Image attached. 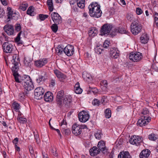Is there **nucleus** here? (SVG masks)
Listing matches in <instances>:
<instances>
[{
	"label": "nucleus",
	"instance_id": "f257e3e1",
	"mask_svg": "<svg viewBox=\"0 0 158 158\" xmlns=\"http://www.w3.org/2000/svg\"><path fill=\"white\" fill-rule=\"evenodd\" d=\"M89 13L92 17L98 18L102 15V11L100 9V6L97 3L92 2L88 7Z\"/></svg>",
	"mask_w": 158,
	"mask_h": 158
},
{
	"label": "nucleus",
	"instance_id": "f03ea898",
	"mask_svg": "<svg viewBox=\"0 0 158 158\" xmlns=\"http://www.w3.org/2000/svg\"><path fill=\"white\" fill-rule=\"evenodd\" d=\"M141 118L139 119L137 123V125L140 127L145 126L150 121L151 118L149 116V112L148 110L145 108L142 113Z\"/></svg>",
	"mask_w": 158,
	"mask_h": 158
},
{
	"label": "nucleus",
	"instance_id": "7ed1b4c3",
	"mask_svg": "<svg viewBox=\"0 0 158 158\" xmlns=\"http://www.w3.org/2000/svg\"><path fill=\"white\" fill-rule=\"evenodd\" d=\"M19 81L17 82L21 83L27 90L29 91L33 89V85L29 76L24 75L22 77V79H19Z\"/></svg>",
	"mask_w": 158,
	"mask_h": 158
},
{
	"label": "nucleus",
	"instance_id": "20e7f679",
	"mask_svg": "<svg viewBox=\"0 0 158 158\" xmlns=\"http://www.w3.org/2000/svg\"><path fill=\"white\" fill-rule=\"evenodd\" d=\"M129 59L134 62H137L140 61L143 58L142 54L139 52H131L129 54Z\"/></svg>",
	"mask_w": 158,
	"mask_h": 158
},
{
	"label": "nucleus",
	"instance_id": "39448f33",
	"mask_svg": "<svg viewBox=\"0 0 158 158\" xmlns=\"http://www.w3.org/2000/svg\"><path fill=\"white\" fill-rule=\"evenodd\" d=\"M131 31L132 33L135 35L140 32L142 27L140 24L134 22L131 23Z\"/></svg>",
	"mask_w": 158,
	"mask_h": 158
},
{
	"label": "nucleus",
	"instance_id": "423d86ee",
	"mask_svg": "<svg viewBox=\"0 0 158 158\" xmlns=\"http://www.w3.org/2000/svg\"><path fill=\"white\" fill-rule=\"evenodd\" d=\"M44 92L45 90L42 87H39L37 88L34 91V95L35 98L36 99L38 100L42 99Z\"/></svg>",
	"mask_w": 158,
	"mask_h": 158
},
{
	"label": "nucleus",
	"instance_id": "0eeeda50",
	"mask_svg": "<svg viewBox=\"0 0 158 158\" xmlns=\"http://www.w3.org/2000/svg\"><path fill=\"white\" fill-rule=\"evenodd\" d=\"M112 28V25L110 24H104L102 26L100 30L101 35H103L108 34L110 32Z\"/></svg>",
	"mask_w": 158,
	"mask_h": 158
},
{
	"label": "nucleus",
	"instance_id": "6e6552de",
	"mask_svg": "<svg viewBox=\"0 0 158 158\" xmlns=\"http://www.w3.org/2000/svg\"><path fill=\"white\" fill-rule=\"evenodd\" d=\"M88 113L84 111L80 112L78 114V118L79 121L82 123H85L87 121L89 118Z\"/></svg>",
	"mask_w": 158,
	"mask_h": 158
},
{
	"label": "nucleus",
	"instance_id": "1a4fd4ad",
	"mask_svg": "<svg viewBox=\"0 0 158 158\" xmlns=\"http://www.w3.org/2000/svg\"><path fill=\"white\" fill-rule=\"evenodd\" d=\"M142 141V138L139 136L133 135L130 139L129 142L132 144L139 145Z\"/></svg>",
	"mask_w": 158,
	"mask_h": 158
},
{
	"label": "nucleus",
	"instance_id": "9d476101",
	"mask_svg": "<svg viewBox=\"0 0 158 158\" xmlns=\"http://www.w3.org/2000/svg\"><path fill=\"white\" fill-rule=\"evenodd\" d=\"M72 131L73 133L76 136L80 135L82 132L81 126L77 123H74L73 125Z\"/></svg>",
	"mask_w": 158,
	"mask_h": 158
},
{
	"label": "nucleus",
	"instance_id": "9b49d317",
	"mask_svg": "<svg viewBox=\"0 0 158 158\" xmlns=\"http://www.w3.org/2000/svg\"><path fill=\"white\" fill-rule=\"evenodd\" d=\"M74 48L73 46L68 44L64 49V52L68 56H71L74 52Z\"/></svg>",
	"mask_w": 158,
	"mask_h": 158
},
{
	"label": "nucleus",
	"instance_id": "f8f14e48",
	"mask_svg": "<svg viewBox=\"0 0 158 158\" xmlns=\"http://www.w3.org/2000/svg\"><path fill=\"white\" fill-rule=\"evenodd\" d=\"M2 47L3 52L6 53H11L13 49V46L12 44L7 42L4 43Z\"/></svg>",
	"mask_w": 158,
	"mask_h": 158
},
{
	"label": "nucleus",
	"instance_id": "ddd939ff",
	"mask_svg": "<svg viewBox=\"0 0 158 158\" xmlns=\"http://www.w3.org/2000/svg\"><path fill=\"white\" fill-rule=\"evenodd\" d=\"M51 18L53 22L56 24H59L62 22L61 18L57 13L53 12L51 14Z\"/></svg>",
	"mask_w": 158,
	"mask_h": 158
},
{
	"label": "nucleus",
	"instance_id": "4468645a",
	"mask_svg": "<svg viewBox=\"0 0 158 158\" xmlns=\"http://www.w3.org/2000/svg\"><path fill=\"white\" fill-rule=\"evenodd\" d=\"M47 62V59L43 58L35 61V64L37 67L40 68L46 64Z\"/></svg>",
	"mask_w": 158,
	"mask_h": 158
},
{
	"label": "nucleus",
	"instance_id": "2eb2a0df",
	"mask_svg": "<svg viewBox=\"0 0 158 158\" xmlns=\"http://www.w3.org/2000/svg\"><path fill=\"white\" fill-rule=\"evenodd\" d=\"M18 69L19 68L18 65H14V67H12V71L13 73V75L16 82H19V77H20L17 72Z\"/></svg>",
	"mask_w": 158,
	"mask_h": 158
},
{
	"label": "nucleus",
	"instance_id": "dca6fc26",
	"mask_svg": "<svg viewBox=\"0 0 158 158\" xmlns=\"http://www.w3.org/2000/svg\"><path fill=\"white\" fill-rule=\"evenodd\" d=\"M64 92L63 91L58 92L56 95V101L58 105L59 106L61 105V101L64 98L63 97Z\"/></svg>",
	"mask_w": 158,
	"mask_h": 158
},
{
	"label": "nucleus",
	"instance_id": "f3484780",
	"mask_svg": "<svg viewBox=\"0 0 158 158\" xmlns=\"http://www.w3.org/2000/svg\"><path fill=\"white\" fill-rule=\"evenodd\" d=\"M3 29L8 35H12L14 33V29L11 25H5L3 27Z\"/></svg>",
	"mask_w": 158,
	"mask_h": 158
},
{
	"label": "nucleus",
	"instance_id": "a211bd4d",
	"mask_svg": "<svg viewBox=\"0 0 158 158\" xmlns=\"http://www.w3.org/2000/svg\"><path fill=\"white\" fill-rule=\"evenodd\" d=\"M71 98L68 96H65L61 101V105H65L67 106H70V103L71 102Z\"/></svg>",
	"mask_w": 158,
	"mask_h": 158
},
{
	"label": "nucleus",
	"instance_id": "6ab92c4d",
	"mask_svg": "<svg viewBox=\"0 0 158 158\" xmlns=\"http://www.w3.org/2000/svg\"><path fill=\"white\" fill-rule=\"evenodd\" d=\"M150 151L148 149L143 150L139 155L140 158H148L150 155Z\"/></svg>",
	"mask_w": 158,
	"mask_h": 158
},
{
	"label": "nucleus",
	"instance_id": "aec40b11",
	"mask_svg": "<svg viewBox=\"0 0 158 158\" xmlns=\"http://www.w3.org/2000/svg\"><path fill=\"white\" fill-rule=\"evenodd\" d=\"M54 73L60 81H63L66 78V76L63 73L57 70H56L54 71Z\"/></svg>",
	"mask_w": 158,
	"mask_h": 158
},
{
	"label": "nucleus",
	"instance_id": "412c9836",
	"mask_svg": "<svg viewBox=\"0 0 158 158\" xmlns=\"http://www.w3.org/2000/svg\"><path fill=\"white\" fill-rule=\"evenodd\" d=\"M44 99L47 102L52 101L53 99L52 94L50 92H47L44 95Z\"/></svg>",
	"mask_w": 158,
	"mask_h": 158
},
{
	"label": "nucleus",
	"instance_id": "4be33fe9",
	"mask_svg": "<svg viewBox=\"0 0 158 158\" xmlns=\"http://www.w3.org/2000/svg\"><path fill=\"white\" fill-rule=\"evenodd\" d=\"M118 158H131L129 152L127 151L120 152L118 155Z\"/></svg>",
	"mask_w": 158,
	"mask_h": 158
},
{
	"label": "nucleus",
	"instance_id": "5701e85b",
	"mask_svg": "<svg viewBox=\"0 0 158 158\" xmlns=\"http://www.w3.org/2000/svg\"><path fill=\"white\" fill-rule=\"evenodd\" d=\"M12 64H13L15 66L18 65L20 63L19 57L18 55L15 54L13 56V59L11 60Z\"/></svg>",
	"mask_w": 158,
	"mask_h": 158
},
{
	"label": "nucleus",
	"instance_id": "b1692460",
	"mask_svg": "<svg viewBox=\"0 0 158 158\" xmlns=\"http://www.w3.org/2000/svg\"><path fill=\"white\" fill-rule=\"evenodd\" d=\"M100 152V151L96 147H93V148L89 150V152L91 156H94Z\"/></svg>",
	"mask_w": 158,
	"mask_h": 158
},
{
	"label": "nucleus",
	"instance_id": "393cba45",
	"mask_svg": "<svg viewBox=\"0 0 158 158\" xmlns=\"http://www.w3.org/2000/svg\"><path fill=\"white\" fill-rule=\"evenodd\" d=\"M110 55L112 58L116 59L118 58L119 56V52L113 49V50L111 51Z\"/></svg>",
	"mask_w": 158,
	"mask_h": 158
},
{
	"label": "nucleus",
	"instance_id": "a878e982",
	"mask_svg": "<svg viewBox=\"0 0 158 158\" xmlns=\"http://www.w3.org/2000/svg\"><path fill=\"white\" fill-rule=\"evenodd\" d=\"M141 42L143 44L147 43L149 40V38L146 34H143L140 38Z\"/></svg>",
	"mask_w": 158,
	"mask_h": 158
},
{
	"label": "nucleus",
	"instance_id": "bb28decb",
	"mask_svg": "<svg viewBox=\"0 0 158 158\" xmlns=\"http://www.w3.org/2000/svg\"><path fill=\"white\" fill-rule=\"evenodd\" d=\"M22 35V36H23V32L21 31L18 34L17 36L15 38V41L16 42L18 43V44H23V42L20 40L22 38V37H21V35Z\"/></svg>",
	"mask_w": 158,
	"mask_h": 158
},
{
	"label": "nucleus",
	"instance_id": "cd10ccee",
	"mask_svg": "<svg viewBox=\"0 0 158 158\" xmlns=\"http://www.w3.org/2000/svg\"><path fill=\"white\" fill-rule=\"evenodd\" d=\"M82 77L86 81L91 80L92 78L90 74L86 72H84L82 74Z\"/></svg>",
	"mask_w": 158,
	"mask_h": 158
},
{
	"label": "nucleus",
	"instance_id": "c85d7f7f",
	"mask_svg": "<svg viewBox=\"0 0 158 158\" xmlns=\"http://www.w3.org/2000/svg\"><path fill=\"white\" fill-rule=\"evenodd\" d=\"M98 149L100 151L102 149H103L106 147L105 142L102 140L100 141L97 145Z\"/></svg>",
	"mask_w": 158,
	"mask_h": 158
},
{
	"label": "nucleus",
	"instance_id": "c756f323",
	"mask_svg": "<svg viewBox=\"0 0 158 158\" xmlns=\"http://www.w3.org/2000/svg\"><path fill=\"white\" fill-rule=\"evenodd\" d=\"M27 14L31 16H33L35 15V13L34 11V7L31 6L29 7L27 11Z\"/></svg>",
	"mask_w": 158,
	"mask_h": 158
},
{
	"label": "nucleus",
	"instance_id": "7c9ffc66",
	"mask_svg": "<svg viewBox=\"0 0 158 158\" xmlns=\"http://www.w3.org/2000/svg\"><path fill=\"white\" fill-rule=\"evenodd\" d=\"M85 0H77V4L78 7L82 9L85 6Z\"/></svg>",
	"mask_w": 158,
	"mask_h": 158
},
{
	"label": "nucleus",
	"instance_id": "2f4dec72",
	"mask_svg": "<svg viewBox=\"0 0 158 158\" xmlns=\"http://www.w3.org/2000/svg\"><path fill=\"white\" fill-rule=\"evenodd\" d=\"M95 51L98 54H100L103 50V47L102 46H97L95 48Z\"/></svg>",
	"mask_w": 158,
	"mask_h": 158
},
{
	"label": "nucleus",
	"instance_id": "473e14b6",
	"mask_svg": "<svg viewBox=\"0 0 158 158\" xmlns=\"http://www.w3.org/2000/svg\"><path fill=\"white\" fill-rule=\"evenodd\" d=\"M31 59H29L28 57H25L24 58V64L26 67H30L31 65Z\"/></svg>",
	"mask_w": 158,
	"mask_h": 158
},
{
	"label": "nucleus",
	"instance_id": "72a5a7b5",
	"mask_svg": "<svg viewBox=\"0 0 158 158\" xmlns=\"http://www.w3.org/2000/svg\"><path fill=\"white\" fill-rule=\"evenodd\" d=\"M12 107L15 111H18L20 108V105L16 102H13L12 104Z\"/></svg>",
	"mask_w": 158,
	"mask_h": 158
},
{
	"label": "nucleus",
	"instance_id": "f704fd0d",
	"mask_svg": "<svg viewBox=\"0 0 158 158\" xmlns=\"http://www.w3.org/2000/svg\"><path fill=\"white\" fill-rule=\"evenodd\" d=\"M45 78L43 76H40L38 78L36 79L37 82L39 84H43Z\"/></svg>",
	"mask_w": 158,
	"mask_h": 158
},
{
	"label": "nucleus",
	"instance_id": "c9c22d12",
	"mask_svg": "<svg viewBox=\"0 0 158 158\" xmlns=\"http://www.w3.org/2000/svg\"><path fill=\"white\" fill-rule=\"evenodd\" d=\"M56 53L59 55L62 54L64 52V49L60 45H58L56 49Z\"/></svg>",
	"mask_w": 158,
	"mask_h": 158
},
{
	"label": "nucleus",
	"instance_id": "e433bc0d",
	"mask_svg": "<svg viewBox=\"0 0 158 158\" xmlns=\"http://www.w3.org/2000/svg\"><path fill=\"white\" fill-rule=\"evenodd\" d=\"M28 6V5L26 2H23L19 6V9L23 11L25 10Z\"/></svg>",
	"mask_w": 158,
	"mask_h": 158
},
{
	"label": "nucleus",
	"instance_id": "4c0bfd02",
	"mask_svg": "<svg viewBox=\"0 0 158 158\" xmlns=\"http://www.w3.org/2000/svg\"><path fill=\"white\" fill-rule=\"evenodd\" d=\"M47 5L48 6L49 10L50 12L53 10V5L52 0H48L47 1Z\"/></svg>",
	"mask_w": 158,
	"mask_h": 158
},
{
	"label": "nucleus",
	"instance_id": "58836bf2",
	"mask_svg": "<svg viewBox=\"0 0 158 158\" xmlns=\"http://www.w3.org/2000/svg\"><path fill=\"white\" fill-rule=\"evenodd\" d=\"M25 94H26L23 92H20L18 95V100L21 101H23L25 98Z\"/></svg>",
	"mask_w": 158,
	"mask_h": 158
},
{
	"label": "nucleus",
	"instance_id": "ea45409f",
	"mask_svg": "<svg viewBox=\"0 0 158 158\" xmlns=\"http://www.w3.org/2000/svg\"><path fill=\"white\" fill-rule=\"evenodd\" d=\"M97 33V30L94 28H93L89 31V36H94Z\"/></svg>",
	"mask_w": 158,
	"mask_h": 158
},
{
	"label": "nucleus",
	"instance_id": "a19ab883",
	"mask_svg": "<svg viewBox=\"0 0 158 158\" xmlns=\"http://www.w3.org/2000/svg\"><path fill=\"white\" fill-rule=\"evenodd\" d=\"M105 117L106 118H109L111 116V111L109 109H107L105 111Z\"/></svg>",
	"mask_w": 158,
	"mask_h": 158
},
{
	"label": "nucleus",
	"instance_id": "79ce46f5",
	"mask_svg": "<svg viewBox=\"0 0 158 158\" xmlns=\"http://www.w3.org/2000/svg\"><path fill=\"white\" fill-rule=\"evenodd\" d=\"M16 15L15 13H13V12L11 13V14H9V15L8 16V19H9L7 21H9L10 20V19H15V17H16Z\"/></svg>",
	"mask_w": 158,
	"mask_h": 158
},
{
	"label": "nucleus",
	"instance_id": "37998d69",
	"mask_svg": "<svg viewBox=\"0 0 158 158\" xmlns=\"http://www.w3.org/2000/svg\"><path fill=\"white\" fill-rule=\"evenodd\" d=\"M57 24H53L52 26H51V28L52 29V30L54 32H56L58 30V27L57 26Z\"/></svg>",
	"mask_w": 158,
	"mask_h": 158
},
{
	"label": "nucleus",
	"instance_id": "c03bdc74",
	"mask_svg": "<svg viewBox=\"0 0 158 158\" xmlns=\"http://www.w3.org/2000/svg\"><path fill=\"white\" fill-rule=\"evenodd\" d=\"M126 18L128 21L130 22L133 21L134 20L133 15L131 14H128L126 15Z\"/></svg>",
	"mask_w": 158,
	"mask_h": 158
},
{
	"label": "nucleus",
	"instance_id": "a18cd8bd",
	"mask_svg": "<svg viewBox=\"0 0 158 158\" xmlns=\"http://www.w3.org/2000/svg\"><path fill=\"white\" fill-rule=\"evenodd\" d=\"M157 136L154 134H152L149 135L148 138L149 139L152 140H155L157 138Z\"/></svg>",
	"mask_w": 158,
	"mask_h": 158
},
{
	"label": "nucleus",
	"instance_id": "49530a36",
	"mask_svg": "<svg viewBox=\"0 0 158 158\" xmlns=\"http://www.w3.org/2000/svg\"><path fill=\"white\" fill-rule=\"evenodd\" d=\"M116 32L121 34L126 33V31L123 28H119L117 29H116Z\"/></svg>",
	"mask_w": 158,
	"mask_h": 158
},
{
	"label": "nucleus",
	"instance_id": "de8ad7c7",
	"mask_svg": "<svg viewBox=\"0 0 158 158\" xmlns=\"http://www.w3.org/2000/svg\"><path fill=\"white\" fill-rule=\"evenodd\" d=\"M48 17V15L43 14L39 15V18L41 20H44Z\"/></svg>",
	"mask_w": 158,
	"mask_h": 158
},
{
	"label": "nucleus",
	"instance_id": "09e8293b",
	"mask_svg": "<svg viewBox=\"0 0 158 158\" xmlns=\"http://www.w3.org/2000/svg\"><path fill=\"white\" fill-rule=\"evenodd\" d=\"M92 103L94 105L98 106L100 105V102L98 99H94L92 101Z\"/></svg>",
	"mask_w": 158,
	"mask_h": 158
},
{
	"label": "nucleus",
	"instance_id": "8fccbe9b",
	"mask_svg": "<svg viewBox=\"0 0 158 158\" xmlns=\"http://www.w3.org/2000/svg\"><path fill=\"white\" fill-rule=\"evenodd\" d=\"M19 122L22 123L24 124L26 122V119L21 117H19L18 118Z\"/></svg>",
	"mask_w": 158,
	"mask_h": 158
},
{
	"label": "nucleus",
	"instance_id": "3c124183",
	"mask_svg": "<svg viewBox=\"0 0 158 158\" xmlns=\"http://www.w3.org/2000/svg\"><path fill=\"white\" fill-rule=\"evenodd\" d=\"M101 84L102 85H103L104 86V87H105V89H106L107 88V82L106 80H103L101 82Z\"/></svg>",
	"mask_w": 158,
	"mask_h": 158
},
{
	"label": "nucleus",
	"instance_id": "603ef678",
	"mask_svg": "<svg viewBox=\"0 0 158 158\" xmlns=\"http://www.w3.org/2000/svg\"><path fill=\"white\" fill-rule=\"evenodd\" d=\"M63 132L65 135H69L71 133L70 130L69 129H64L63 130Z\"/></svg>",
	"mask_w": 158,
	"mask_h": 158
},
{
	"label": "nucleus",
	"instance_id": "864d4df0",
	"mask_svg": "<svg viewBox=\"0 0 158 158\" xmlns=\"http://www.w3.org/2000/svg\"><path fill=\"white\" fill-rule=\"evenodd\" d=\"M94 136L96 139H100L101 138V133L100 132L95 133L94 134Z\"/></svg>",
	"mask_w": 158,
	"mask_h": 158
},
{
	"label": "nucleus",
	"instance_id": "5fc2aeb1",
	"mask_svg": "<svg viewBox=\"0 0 158 158\" xmlns=\"http://www.w3.org/2000/svg\"><path fill=\"white\" fill-rule=\"evenodd\" d=\"M110 42L108 40L105 41L103 44V47L105 48H107L109 45Z\"/></svg>",
	"mask_w": 158,
	"mask_h": 158
},
{
	"label": "nucleus",
	"instance_id": "6e6d98bb",
	"mask_svg": "<svg viewBox=\"0 0 158 158\" xmlns=\"http://www.w3.org/2000/svg\"><path fill=\"white\" fill-rule=\"evenodd\" d=\"M19 141V139L18 138H15L14 139L13 141L12 142L15 144V148H17V144Z\"/></svg>",
	"mask_w": 158,
	"mask_h": 158
},
{
	"label": "nucleus",
	"instance_id": "4d7b16f0",
	"mask_svg": "<svg viewBox=\"0 0 158 158\" xmlns=\"http://www.w3.org/2000/svg\"><path fill=\"white\" fill-rule=\"evenodd\" d=\"M29 151L31 155H34V151L33 147L31 146L30 145L29 146Z\"/></svg>",
	"mask_w": 158,
	"mask_h": 158
},
{
	"label": "nucleus",
	"instance_id": "13d9d810",
	"mask_svg": "<svg viewBox=\"0 0 158 158\" xmlns=\"http://www.w3.org/2000/svg\"><path fill=\"white\" fill-rule=\"evenodd\" d=\"M100 151H102L103 153L104 154H107L109 152H108V150L106 148V147L105 148H104L103 149H102Z\"/></svg>",
	"mask_w": 158,
	"mask_h": 158
},
{
	"label": "nucleus",
	"instance_id": "bf43d9fd",
	"mask_svg": "<svg viewBox=\"0 0 158 158\" xmlns=\"http://www.w3.org/2000/svg\"><path fill=\"white\" fill-rule=\"evenodd\" d=\"M55 80L54 79H51L50 82V86L53 87L55 85Z\"/></svg>",
	"mask_w": 158,
	"mask_h": 158
},
{
	"label": "nucleus",
	"instance_id": "052dcab7",
	"mask_svg": "<svg viewBox=\"0 0 158 158\" xmlns=\"http://www.w3.org/2000/svg\"><path fill=\"white\" fill-rule=\"evenodd\" d=\"M136 11L137 14L138 15H140L142 13V10L139 8H136Z\"/></svg>",
	"mask_w": 158,
	"mask_h": 158
},
{
	"label": "nucleus",
	"instance_id": "680f3d73",
	"mask_svg": "<svg viewBox=\"0 0 158 158\" xmlns=\"http://www.w3.org/2000/svg\"><path fill=\"white\" fill-rule=\"evenodd\" d=\"M82 90L81 88H78V89H75V92L77 94H80L82 92Z\"/></svg>",
	"mask_w": 158,
	"mask_h": 158
},
{
	"label": "nucleus",
	"instance_id": "e2e57ef3",
	"mask_svg": "<svg viewBox=\"0 0 158 158\" xmlns=\"http://www.w3.org/2000/svg\"><path fill=\"white\" fill-rule=\"evenodd\" d=\"M21 28V27L20 24H17L15 27V30L17 31H19Z\"/></svg>",
	"mask_w": 158,
	"mask_h": 158
},
{
	"label": "nucleus",
	"instance_id": "0e129e2a",
	"mask_svg": "<svg viewBox=\"0 0 158 158\" xmlns=\"http://www.w3.org/2000/svg\"><path fill=\"white\" fill-rule=\"evenodd\" d=\"M34 136L35 139L36 140V142L37 143H39V140H38V139L39 138V136H38V135L37 134H35L34 132Z\"/></svg>",
	"mask_w": 158,
	"mask_h": 158
},
{
	"label": "nucleus",
	"instance_id": "69168bd1",
	"mask_svg": "<svg viewBox=\"0 0 158 158\" xmlns=\"http://www.w3.org/2000/svg\"><path fill=\"white\" fill-rule=\"evenodd\" d=\"M52 151L53 155L55 156H58L57 152L56 149H55V150L52 149Z\"/></svg>",
	"mask_w": 158,
	"mask_h": 158
},
{
	"label": "nucleus",
	"instance_id": "338daca9",
	"mask_svg": "<svg viewBox=\"0 0 158 158\" xmlns=\"http://www.w3.org/2000/svg\"><path fill=\"white\" fill-rule=\"evenodd\" d=\"M1 2L4 6H6L7 5V2L6 0H1Z\"/></svg>",
	"mask_w": 158,
	"mask_h": 158
},
{
	"label": "nucleus",
	"instance_id": "774afa93",
	"mask_svg": "<svg viewBox=\"0 0 158 158\" xmlns=\"http://www.w3.org/2000/svg\"><path fill=\"white\" fill-rule=\"evenodd\" d=\"M1 123H2V124L3 125L4 127L5 128H7L8 127V125L6 124V122L5 121H2V122L1 121Z\"/></svg>",
	"mask_w": 158,
	"mask_h": 158
}]
</instances>
